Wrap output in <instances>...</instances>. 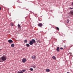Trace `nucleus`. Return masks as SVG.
I'll list each match as a JSON object with an SVG mask.
<instances>
[{
    "label": "nucleus",
    "mask_w": 73,
    "mask_h": 73,
    "mask_svg": "<svg viewBox=\"0 0 73 73\" xmlns=\"http://www.w3.org/2000/svg\"><path fill=\"white\" fill-rule=\"evenodd\" d=\"M24 42L25 43H27V40H25Z\"/></svg>",
    "instance_id": "obj_14"
},
{
    "label": "nucleus",
    "mask_w": 73,
    "mask_h": 73,
    "mask_svg": "<svg viewBox=\"0 0 73 73\" xmlns=\"http://www.w3.org/2000/svg\"><path fill=\"white\" fill-rule=\"evenodd\" d=\"M67 23H69V21H67Z\"/></svg>",
    "instance_id": "obj_25"
},
{
    "label": "nucleus",
    "mask_w": 73,
    "mask_h": 73,
    "mask_svg": "<svg viewBox=\"0 0 73 73\" xmlns=\"http://www.w3.org/2000/svg\"><path fill=\"white\" fill-rule=\"evenodd\" d=\"M30 70L31 71H33V68H31L30 69Z\"/></svg>",
    "instance_id": "obj_17"
},
{
    "label": "nucleus",
    "mask_w": 73,
    "mask_h": 73,
    "mask_svg": "<svg viewBox=\"0 0 73 73\" xmlns=\"http://www.w3.org/2000/svg\"><path fill=\"white\" fill-rule=\"evenodd\" d=\"M18 28H21V26H20V25L19 24H18Z\"/></svg>",
    "instance_id": "obj_16"
},
{
    "label": "nucleus",
    "mask_w": 73,
    "mask_h": 73,
    "mask_svg": "<svg viewBox=\"0 0 73 73\" xmlns=\"http://www.w3.org/2000/svg\"><path fill=\"white\" fill-rule=\"evenodd\" d=\"M70 9H73V8H71V7H70Z\"/></svg>",
    "instance_id": "obj_23"
},
{
    "label": "nucleus",
    "mask_w": 73,
    "mask_h": 73,
    "mask_svg": "<svg viewBox=\"0 0 73 73\" xmlns=\"http://www.w3.org/2000/svg\"><path fill=\"white\" fill-rule=\"evenodd\" d=\"M8 42L9 43H12L13 42V41L11 40H8Z\"/></svg>",
    "instance_id": "obj_3"
},
{
    "label": "nucleus",
    "mask_w": 73,
    "mask_h": 73,
    "mask_svg": "<svg viewBox=\"0 0 73 73\" xmlns=\"http://www.w3.org/2000/svg\"><path fill=\"white\" fill-rule=\"evenodd\" d=\"M67 73H69V72H68Z\"/></svg>",
    "instance_id": "obj_28"
},
{
    "label": "nucleus",
    "mask_w": 73,
    "mask_h": 73,
    "mask_svg": "<svg viewBox=\"0 0 73 73\" xmlns=\"http://www.w3.org/2000/svg\"><path fill=\"white\" fill-rule=\"evenodd\" d=\"M56 29H57V30H58V31H59V28H56Z\"/></svg>",
    "instance_id": "obj_20"
},
{
    "label": "nucleus",
    "mask_w": 73,
    "mask_h": 73,
    "mask_svg": "<svg viewBox=\"0 0 73 73\" xmlns=\"http://www.w3.org/2000/svg\"><path fill=\"white\" fill-rule=\"evenodd\" d=\"M72 5L73 6V2L72 3Z\"/></svg>",
    "instance_id": "obj_26"
},
{
    "label": "nucleus",
    "mask_w": 73,
    "mask_h": 73,
    "mask_svg": "<svg viewBox=\"0 0 73 73\" xmlns=\"http://www.w3.org/2000/svg\"><path fill=\"white\" fill-rule=\"evenodd\" d=\"M52 59H53V60H56V57H55L54 56H52Z\"/></svg>",
    "instance_id": "obj_9"
},
{
    "label": "nucleus",
    "mask_w": 73,
    "mask_h": 73,
    "mask_svg": "<svg viewBox=\"0 0 73 73\" xmlns=\"http://www.w3.org/2000/svg\"><path fill=\"white\" fill-rule=\"evenodd\" d=\"M11 26H13V23H11Z\"/></svg>",
    "instance_id": "obj_19"
},
{
    "label": "nucleus",
    "mask_w": 73,
    "mask_h": 73,
    "mask_svg": "<svg viewBox=\"0 0 73 73\" xmlns=\"http://www.w3.org/2000/svg\"><path fill=\"white\" fill-rule=\"evenodd\" d=\"M33 43L31 41H30V42L29 43V44L30 45H33Z\"/></svg>",
    "instance_id": "obj_6"
},
{
    "label": "nucleus",
    "mask_w": 73,
    "mask_h": 73,
    "mask_svg": "<svg viewBox=\"0 0 73 73\" xmlns=\"http://www.w3.org/2000/svg\"><path fill=\"white\" fill-rule=\"evenodd\" d=\"M33 68H36V66L35 65L33 66H32Z\"/></svg>",
    "instance_id": "obj_18"
},
{
    "label": "nucleus",
    "mask_w": 73,
    "mask_h": 73,
    "mask_svg": "<svg viewBox=\"0 0 73 73\" xmlns=\"http://www.w3.org/2000/svg\"><path fill=\"white\" fill-rule=\"evenodd\" d=\"M23 72H24L25 71V70H22Z\"/></svg>",
    "instance_id": "obj_21"
},
{
    "label": "nucleus",
    "mask_w": 73,
    "mask_h": 73,
    "mask_svg": "<svg viewBox=\"0 0 73 73\" xmlns=\"http://www.w3.org/2000/svg\"><path fill=\"white\" fill-rule=\"evenodd\" d=\"M1 8L0 7V10H1Z\"/></svg>",
    "instance_id": "obj_27"
},
{
    "label": "nucleus",
    "mask_w": 73,
    "mask_h": 73,
    "mask_svg": "<svg viewBox=\"0 0 73 73\" xmlns=\"http://www.w3.org/2000/svg\"><path fill=\"white\" fill-rule=\"evenodd\" d=\"M32 58L33 60H35V59H36V57L35 56H32Z\"/></svg>",
    "instance_id": "obj_5"
},
{
    "label": "nucleus",
    "mask_w": 73,
    "mask_h": 73,
    "mask_svg": "<svg viewBox=\"0 0 73 73\" xmlns=\"http://www.w3.org/2000/svg\"><path fill=\"white\" fill-rule=\"evenodd\" d=\"M14 45H15V44H11V47H14Z\"/></svg>",
    "instance_id": "obj_12"
},
{
    "label": "nucleus",
    "mask_w": 73,
    "mask_h": 73,
    "mask_svg": "<svg viewBox=\"0 0 73 73\" xmlns=\"http://www.w3.org/2000/svg\"><path fill=\"white\" fill-rule=\"evenodd\" d=\"M31 41L33 43H35V42L36 41H35V40L34 39H32Z\"/></svg>",
    "instance_id": "obj_8"
},
{
    "label": "nucleus",
    "mask_w": 73,
    "mask_h": 73,
    "mask_svg": "<svg viewBox=\"0 0 73 73\" xmlns=\"http://www.w3.org/2000/svg\"><path fill=\"white\" fill-rule=\"evenodd\" d=\"M70 14L73 16V11H70Z\"/></svg>",
    "instance_id": "obj_11"
},
{
    "label": "nucleus",
    "mask_w": 73,
    "mask_h": 73,
    "mask_svg": "<svg viewBox=\"0 0 73 73\" xmlns=\"http://www.w3.org/2000/svg\"><path fill=\"white\" fill-rule=\"evenodd\" d=\"M22 61L23 62H26V61H27V59L25 58H23L22 60Z\"/></svg>",
    "instance_id": "obj_2"
},
{
    "label": "nucleus",
    "mask_w": 73,
    "mask_h": 73,
    "mask_svg": "<svg viewBox=\"0 0 73 73\" xmlns=\"http://www.w3.org/2000/svg\"><path fill=\"white\" fill-rule=\"evenodd\" d=\"M60 49H61V50L63 49V48H62V47L60 48Z\"/></svg>",
    "instance_id": "obj_22"
},
{
    "label": "nucleus",
    "mask_w": 73,
    "mask_h": 73,
    "mask_svg": "<svg viewBox=\"0 0 73 73\" xmlns=\"http://www.w3.org/2000/svg\"><path fill=\"white\" fill-rule=\"evenodd\" d=\"M6 57L4 56H3L0 58V62H3L5 61L6 60Z\"/></svg>",
    "instance_id": "obj_1"
},
{
    "label": "nucleus",
    "mask_w": 73,
    "mask_h": 73,
    "mask_svg": "<svg viewBox=\"0 0 73 73\" xmlns=\"http://www.w3.org/2000/svg\"><path fill=\"white\" fill-rule=\"evenodd\" d=\"M17 73H23V72L22 71H21V72L18 71Z\"/></svg>",
    "instance_id": "obj_13"
},
{
    "label": "nucleus",
    "mask_w": 73,
    "mask_h": 73,
    "mask_svg": "<svg viewBox=\"0 0 73 73\" xmlns=\"http://www.w3.org/2000/svg\"><path fill=\"white\" fill-rule=\"evenodd\" d=\"M59 49H60V47H57L56 49V50L57 52H60V50H59Z\"/></svg>",
    "instance_id": "obj_7"
},
{
    "label": "nucleus",
    "mask_w": 73,
    "mask_h": 73,
    "mask_svg": "<svg viewBox=\"0 0 73 73\" xmlns=\"http://www.w3.org/2000/svg\"><path fill=\"white\" fill-rule=\"evenodd\" d=\"M56 28H58V27H56Z\"/></svg>",
    "instance_id": "obj_29"
},
{
    "label": "nucleus",
    "mask_w": 73,
    "mask_h": 73,
    "mask_svg": "<svg viewBox=\"0 0 73 73\" xmlns=\"http://www.w3.org/2000/svg\"><path fill=\"white\" fill-rule=\"evenodd\" d=\"M26 45L27 47H29V44H26Z\"/></svg>",
    "instance_id": "obj_15"
},
{
    "label": "nucleus",
    "mask_w": 73,
    "mask_h": 73,
    "mask_svg": "<svg viewBox=\"0 0 73 73\" xmlns=\"http://www.w3.org/2000/svg\"><path fill=\"white\" fill-rule=\"evenodd\" d=\"M38 25V27H41L42 26V23H40Z\"/></svg>",
    "instance_id": "obj_4"
},
{
    "label": "nucleus",
    "mask_w": 73,
    "mask_h": 73,
    "mask_svg": "<svg viewBox=\"0 0 73 73\" xmlns=\"http://www.w3.org/2000/svg\"><path fill=\"white\" fill-rule=\"evenodd\" d=\"M38 42H38H39V43H40V41H39V42H38H38Z\"/></svg>",
    "instance_id": "obj_24"
},
{
    "label": "nucleus",
    "mask_w": 73,
    "mask_h": 73,
    "mask_svg": "<svg viewBox=\"0 0 73 73\" xmlns=\"http://www.w3.org/2000/svg\"><path fill=\"white\" fill-rule=\"evenodd\" d=\"M46 71L47 72H50V70L49 69H46Z\"/></svg>",
    "instance_id": "obj_10"
}]
</instances>
